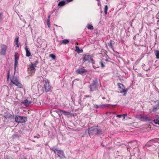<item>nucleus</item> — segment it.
<instances>
[{"instance_id": "59", "label": "nucleus", "mask_w": 159, "mask_h": 159, "mask_svg": "<svg viewBox=\"0 0 159 159\" xmlns=\"http://www.w3.org/2000/svg\"><path fill=\"white\" fill-rule=\"evenodd\" d=\"M102 12V11H101V13Z\"/></svg>"}, {"instance_id": "41", "label": "nucleus", "mask_w": 159, "mask_h": 159, "mask_svg": "<svg viewBox=\"0 0 159 159\" xmlns=\"http://www.w3.org/2000/svg\"><path fill=\"white\" fill-rule=\"evenodd\" d=\"M157 28L158 29H159V20H158L157 21Z\"/></svg>"}, {"instance_id": "56", "label": "nucleus", "mask_w": 159, "mask_h": 159, "mask_svg": "<svg viewBox=\"0 0 159 159\" xmlns=\"http://www.w3.org/2000/svg\"><path fill=\"white\" fill-rule=\"evenodd\" d=\"M16 103H17V102L16 101H15V104Z\"/></svg>"}, {"instance_id": "5", "label": "nucleus", "mask_w": 159, "mask_h": 159, "mask_svg": "<svg viewBox=\"0 0 159 159\" xmlns=\"http://www.w3.org/2000/svg\"><path fill=\"white\" fill-rule=\"evenodd\" d=\"M15 118V121L18 123H25L27 120V118L26 116L17 115Z\"/></svg>"}, {"instance_id": "29", "label": "nucleus", "mask_w": 159, "mask_h": 159, "mask_svg": "<svg viewBox=\"0 0 159 159\" xmlns=\"http://www.w3.org/2000/svg\"><path fill=\"white\" fill-rule=\"evenodd\" d=\"M69 40L67 39H64L62 41V43L63 44H66L69 43Z\"/></svg>"}, {"instance_id": "53", "label": "nucleus", "mask_w": 159, "mask_h": 159, "mask_svg": "<svg viewBox=\"0 0 159 159\" xmlns=\"http://www.w3.org/2000/svg\"><path fill=\"white\" fill-rule=\"evenodd\" d=\"M134 38V39H135V38H136V37H135V36H134V38Z\"/></svg>"}, {"instance_id": "23", "label": "nucleus", "mask_w": 159, "mask_h": 159, "mask_svg": "<svg viewBox=\"0 0 159 159\" xmlns=\"http://www.w3.org/2000/svg\"><path fill=\"white\" fill-rule=\"evenodd\" d=\"M110 105L109 104H105L99 105V108L102 109L108 107Z\"/></svg>"}, {"instance_id": "47", "label": "nucleus", "mask_w": 159, "mask_h": 159, "mask_svg": "<svg viewBox=\"0 0 159 159\" xmlns=\"http://www.w3.org/2000/svg\"><path fill=\"white\" fill-rule=\"evenodd\" d=\"M93 68H94V69L99 68V66H95V65H93Z\"/></svg>"}, {"instance_id": "20", "label": "nucleus", "mask_w": 159, "mask_h": 159, "mask_svg": "<svg viewBox=\"0 0 159 159\" xmlns=\"http://www.w3.org/2000/svg\"><path fill=\"white\" fill-rule=\"evenodd\" d=\"M66 3V2L65 1H61L59 2L58 4V6L60 7L63 6L65 5Z\"/></svg>"}, {"instance_id": "31", "label": "nucleus", "mask_w": 159, "mask_h": 159, "mask_svg": "<svg viewBox=\"0 0 159 159\" xmlns=\"http://www.w3.org/2000/svg\"><path fill=\"white\" fill-rule=\"evenodd\" d=\"M49 57H51L53 60H55L56 58L55 55L53 54H50Z\"/></svg>"}, {"instance_id": "19", "label": "nucleus", "mask_w": 159, "mask_h": 159, "mask_svg": "<svg viewBox=\"0 0 159 159\" xmlns=\"http://www.w3.org/2000/svg\"><path fill=\"white\" fill-rule=\"evenodd\" d=\"M60 112L62 114H63L66 116L69 115L70 114V112L63 110H60Z\"/></svg>"}, {"instance_id": "26", "label": "nucleus", "mask_w": 159, "mask_h": 159, "mask_svg": "<svg viewBox=\"0 0 159 159\" xmlns=\"http://www.w3.org/2000/svg\"><path fill=\"white\" fill-rule=\"evenodd\" d=\"M12 137L13 139H14L16 138H19L20 136L17 133H15L12 135Z\"/></svg>"}, {"instance_id": "42", "label": "nucleus", "mask_w": 159, "mask_h": 159, "mask_svg": "<svg viewBox=\"0 0 159 159\" xmlns=\"http://www.w3.org/2000/svg\"><path fill=\"white\" fill-rule=\"evenodd\" d=\"M50 21H47V25L48 27L49 28L50 27Z\"/></svg>"}, {"instance_id": "30", "label": "nucleus", "mask_w": 159, "mask_h": 159, "mask_svg": "<svg viewBox=\"0 0 159 159\" xmlns=\"http://www.w3.org/2000/svg\"><path fill=\"white\" fill-rule=\"evenodd\" d=\"M54 25L57 27V29L59 31H62V28L61 27L58 26L56 25Z\"/></svg>"}, {"instance_id": "43", "label": "nucleus", "mask_w": 159, "mask_h": 159, "mask_svg": "<svg viewBox=\"0 0 159 159\" xmlns=\"http://www.w3.org/2000/svg\"><path fill=\"white\" fill-rule=\"evenodd\" d=\"M50 16H51V15L50 14V15H49L48 16V19H47V21H50Z\"/></svg>"}, {"instance_id": "52", "label": "nucleus", "mask_w": 159, "mask_h": 159, "mask_svg": "<svg viewBox=\"0 0 159 159\" xmlns=\"http://www.w3.org/2000/svg\"><path fill=\"white\" fill-rule=\"evenodd\" d=\"M105 61H108V59H105Z\"/></svg>"}, {"instance_id": "6", "label": "nucleus", "mask_w": 159, "mask_h": 159, "mask_svg": "<svg viewBox=\"0 0 159 159\" xmlns=\"http://www.w3.org/2000/svg\"><path fill=\"white\" fill-rule=\"evenodd\" d=\"M43 79V82L44 84V87L45 89V91L46 92H49L51 89V86L49 84V81L46 78Z\"/></svg>"}, {"instance_id": "34", "label": "nucleus", "mask_w": 159, "mask_h": 159, "mask_svg": "<svg viewBox=\"0 0 159 159\" xmlns=\"http://www.w3.org/2000/svg\"><path fill=\"white\" fill-rule=\"evenodd\" d=\"M153 122L156 124H158L159 125V121H158L156 119H154L153 120Z\"/></svg>"}, {"instance_id": "1", "label": "nucleus", "mask_w": 159, "mask_h": 159, "mask_svg": "<svg viewBox=\"0 0 159 159\" xmlns=\"http://www.w3.org/2000/svg\"><path fill=\"white\" fill-rule=\"evenodd\" d=\"M103 133L102 130L97 127H92L89 129V134L90 137L97 135L99 136Z\"/></svg>"}, {"instance_id": "14", "label": "nucleus", "mask_w": 159, "mask_h": 159, "mask_svg": "<svg viewBox=\"0 0 159 159\" xmlns=\"http://www.w3.org/2000/svg\"><path fill=\"white\" fill-rule=\"evenodd\" d=\"M21 103L26 106H28L30 104L32 103V102L31 101H29L28 100L26 99L24 101L21 102Z\"/></svg>"}, {"instance_id": "49", "label": "nucleus", "mask_w": 159, "mask_h": 159, "mask_svg": "<svg viewBox=\"0 0 159 159\" xmlns=\"http://www.w3.org/2000/svg\"><path fill=\"white\" fill-rule=\"evenodd\" d=\"M84 97L85 98H88V97L91 98V96H90V95H85Z\"/></svg>"}, {"instance_id": "50", "label": "nucleus", "mask_w": 159, "mask_h": 159, "mask_svg": "<svg viewBox=\"0 0 159 159\" xmlns=\"http://www.w3.org/2000/svg\"><path fill=\"white\" fill-rule=\"evenodd\" d=\"M66 1L68 2H71L73 1V0H66Z\"/></svg>"}, {"instance_id": "60", "label": "nucleus", "mask_w": 159, "mask_h": 159, "mask_svg": "<svg viewBox=\"0 0 159 159\" xmlns=\"http://www.w3.org/2000/svg\"><path fill=\"white\" fill-rule=\"evenodd\" d=\"M108 0H106V1H107Z\"/></svg>"}, {"instance_id": "24", "label": "nucleus", "mask_w": 159, "mask_h": 159, "mask_svg": "<svg viewBox=\"0 0 159 159\" xmlns=\"http://www.w3.org/2000/svg\"><path fill=\"white\" fill-rule=\"evenodd\" d=\"M154 53L156 56V58L157 59H159V51L158 50H155Z\"/></svg>"}, {"instance_id": "18", "label": "nucleus", "mask_w": 159, "mask_h": 159, "mask_svg": "<svg viewBox=\"0 0 159 159\" xmlns=\"http://www.w3.org/2000/svg\"><path fill=\"white\" fill-rule=\"evenodd\" d=\"M19 36H17L15 38V39L14 40V43L16 45V47H19L20 45V43L19 41Z\"/></svg>"}, {"instance_id": "44", "label": "nucleus", "mask_w": 159, "mask_h": 159, "mask_svg": "<svg viewBox=\"0 0 159 159\" xmlns=\"http://www.w3.org/2000/svg\"><path fill=\"white\" fill-rule=\"evenodd\" d=\"M98 1V6H101V2L100 1V0L99 1Z\"/></svg>"}, {"instance_id": "37", "label": "nucleus", "mask_w": 159, "mask_h": 159, "mask_svg": "<svg viewBox=\"0 0 159 159\" xmlns=\"http://www.w3.org/2000/svg\"><path fill=\"white\" fill-rule=\"evenodd\" d=\"M10 75V71L9 70H8L7 72V80H9Z\"/></svg>"}, {"instance_id": "46", "label": "nucleus", "mask_w": 159, "mask_h": 159, "mask_svg": "<svg viewBox=\"0 0 159 159\" xmlns=\"http://www.w3.org/2000/svg\"><path fill=\"white\" fill-rule=\"evenodd\" d=\"M116 116L119 118H121L123 116L122 115H117Z\"/></svg>"}, {"instance_id": "22", "label": "nucleus", "mask_w": 159, "mask_h": 159, "mask_svg": "<svg viewBox=\"0 0 159 159\" xmlns=\"http://www.w3.org/2000/svg\"><path fill=\"white\" fill-rule=\"evenodd\" d=\"M76 51L78 53H81L83 52V50L82 49H80L79 47L75 46Z\"/></svg>"}, {"instance_id": "38", "label": "nucleus", "mask_w": 159, "mask_h": 159, "mask_svg": "<svg viewBox=\"0 0 159 159\" xmlns=\"http://www.w3.org/2000/svg\"><path fill=\"white\" fill-rule=\"evenodd\" d=\"M93 107L96 109L99 108V105L93 104Z\"/></svg>"}, {"instance_id": "58", "label": "nucleus", "mask_w": 159, "mask_h": 159, "mask_svg": "<svg viewBox=\"0 0 159 159\" xmlns=\"http://www.w3.org/2000/svg\"><path fill=\"white\" fill-rule=\"evenodd\" d=\"M114 106H116V105H114Z\"/></svg>"}, {"instance_id": "7", "label": "nucleus", "mask_w": 159, "mask_h": 159, "mask_svg": "<svg viewBox=\"0 0 159 159\" xmlns=\"http://www.w3.org/2000/svg\"><path fill=\"white\" fill-rule=\"evenodd\" d=\"M118 85L119 89V91L120 93H124V95H125L127 93V91L125 89V87L120 83H118Z\"/></svg>"}, {"instance_id": "45", "label": "nucleus", "mask_w": 159, "mask_h": 159, "mask_svg": "<svg viewBox=\"0 0 159 159\" xmlns=\"http://www.w3.org/2000/svg\"><path fill=\"white\" fill-rule=\"evenodd\" d=\"M156 119L159 121V116H156Z\"/></svg>"}, {"instance_id": "25", "label": "nucleus", "mask_w": 159, "mask_h": 159, "mask_svg": "<svg viewBox=\"0 0 159 159\" xmlns=\"http://www.w3.org/2000/svg\"><path fill=\"white\" fill-rule=\"evenodd\" d=\"M35 67H36V66L34 65L33 63H31V65L29 68L31 70L34 71L35 70Z\"/></svg>"}, {"instance_id": "55", "label": "nucleus", "mask_w": 159, "mask_h": 159, "mask_svg": "<svg viewBox=\"0 0 159 159\" xmlns=\"http://www.w3.org/2000/svg\"><path fill=\"white\" fill-rule=\"evenodd\" d=\"M53 31L54 32H55V29H54H54H53Z\"/></svg>"}, {"instance_id": "21", "label": "nucleus", "mask_w": 159, "mask_h": 159, "mask_svg": "<svg viewBox=\"0 0 159 159\" xmlns=\"http://www.w3.org/2000/svg\"><path fill=\"white\" fill-rule=\"evenodd\" d=\"M159 109V101L158 102V104L155 105L153 109V111H156L158 109Z\"/></svg>"}, {"instance_id": "8", "label": "nucleus", "mask_w": 159, "mask_h": 159, "mask_svg": "<svg viewBox=\"0 0 159 159\" xmlns=\"http://www.w3.org/2000/svg\"><path fill=\"white\" fill-rule=\"evenodd\" d=\"M140 119L142 121H147L149 122H151L152 120L149 116H142L140 117Z\"/></svg>"}, {"instance_id": "15", "label": "nucleus", "mask_w": 159, "mask_h": 159, "mask_svg": "<svg viewBox=\"0 0 159 159\" xmlns=\"http://www.w3.org/2000/svg\"><path fill=\"white\" fill-rule=\"evenodd\" d=\"M25 49L26 52V56L27 57H29L30 56H31V53L30 51V50L29 48H28L27 46H25Z\"/></svg>"}, {"instance_id": "11", "label": "nucleus", "mask_w": 159, "mask_h": 159, "mask_svg": "<svg viewBox=\"0 0 159 159\" xmlns=\"http://www.w3.org/2000/svg\"><path fill=\"white\" fill-rule=\"evenodd\" d=\"M4 117L6 119H14V116L12 115L8 112H6L4 115Z\"/></svg>"}, {"instance_id": "51", "label": "nucleus", "mask_w": 159, "mask_h": 159, "mask_svg": "<svg viewBox=\"0 0 159 159\" xmlns=\"http://www.w3.org/2000/svg\"><path fill=\"white\" fill-rule=\"evenodd\" d=\"M39 137H40V135H39V137H38V136H34V137L35 138H39Z\"/></svg>"}, {"instance_id": "9", "label": "nucleus", "mask_w": 159, "mask_h": 159, "mask_svg": "<svg viewBox=\"0 0 159 159\" xmlns=\"http://www.w3.org/2000/svg\"><path fill=\"white\" fill-rule=\"evenodd\" d=\"M76 73L78 74H80L82 75H86L87 70L84 68H79L76 70Z\"/></svg>"}, {"instance_id": "33", "label": "nucleus", "mask_w": 159, "mask_h": 159, "mask_svg": "<svg viewBox=\"0 0 159 159\" xmlns=\"http://www.w3.org/2000/svg\"><path fill=\"white\" fill-rule=\"evenodd\" d=\"M89 62H91L94 65L95 64V61L92 58H90V60L89 61Z\"/></svg>"}, {"instance_id": "27", "label": "nucleus", "mask_w": 159, "mask_h": 159, "mask_svg": "<svg viewBox=\"0 0 159 159\" xmlns=\"http://www.w3.org/2000/svg\"><path fill=\"white\" fill-rule=\"evenodd\" d=\"M108 9V7L107 5H106L104 7V11L105 13V16L106 17V16L107 14V11Z\"/></svg>"}, {"instance_id": "48", "label": "nucleus", "mask_w": 159, "mask_h": 159, "mask_svg": "<svg viewBox=\"0 0 159 159\" xmlns=\"http://www.w3.org/2000/svg\"><path fill=\"white\" fill-rule=\"evenodd\" d=\"M122 115V116H124L123 118L125 119V117L127 116V114H123V115Z\"/></svg>"}, {"instance_id": "3", "label": "nucleus", "mask_w": 159, "mask_h": 159, "mask_svg": "<svg viewBox=\"0 0 159 159\" xmlns=\"http://www.w3.org/2000/svg\"><path fill=\"white\" fill-rule=\"evenodd\" d=\"M11 81L13 84H15L18 88H21L22 87V85L18 78L14 75H13L12 78H11Z\"/></svg>"}, {"instance_id": "28", "label": "nucleus", "mask_w": 159, "mask_h": 159, "mask_svg": "<svg viewBox=\"0 0 159 159\" xmlns=\"http://www.w3.org/2000/svg\"><path fill=\"white\" fill-rule=\"evenodd\" d=\"M87 27L88 29L90 30H93L94 29L93 26L91 24H88Z\"/></svg>"}, {"instance_id": "16", "label": "nucleus", "mask_w": 159, "mask_h": 159, "mask_svg": "<svg viewBox=\"0 0 159 159\" xmlns=\"http://www.w3.org/2000/svg\"><path fill=\"white\" fill-rule=\"evenodd\" d=\"M83 61L84 62L86 61H89V59H90L91 57L89 55H86L84 54L83 56Z\"/></svg>"}, {"instance_id": "2", "label": "nucleus", "mask_w": 159, "mask_h": 159, "mask_svg": "<svg viewBox=\"0 0 159 159\" xmlns=\"http://www.w3.org/2000/svg\"><path fill=\"white\" fill-rule=\"evenodd\" d=\"M98 85V82L97 78H95L91 81V83L89 86V91L93 92L94 91L97 89Z\"/></svg>"}, {"instance_id": "39", "label": "nucleus", "mask_w": 159, "mask_h": 159, "mask_svg": "<svg viewBox=\"0 0 159 159\" xmlns=\"http://www.w3.org/2000/svg\"><path fill=\"white\" fill-rule=\"evenodd\" d=\"M155 17L156 19L157 20H159V11L156 15Z\"/></svg>"}, {"instance_id": "10", "label": "nucleus", "mask_w": 159, "mask_h": 159, "mask_svg": "<svg viewBox=\"0 0 159 159\" xmlns=\"http://www.w3.org/2000/svg\"><path fill=\"white\" fill-rule=\"evenodd\" d=\"M15 63H14V69L16 70V67L18 65V60L19 59V56L18 55L17 52H15Z\"/></svg>"}, {"instance_id": "32", "label": "nucleus", "mask_w": 159, "mask_h": 159, "mask_svg": "<svg viewBox=\"0 0 159 159\" xmlns=\"http://www.w3.org/2000/svg\"><path fill=\"white\" fill-rule=\"evenodd\" d=\"M99 64L101 65V66L102 68H103L104 67H105V65H104V63H103V61H101L100 62Z\"/></svg>"}, {"instance_id": "57", "label": "nucleus", "mask_w": 159, "mask_h": 159, "mask_svg": "<svg viewBox=\"0 0 159 159\" xmlns=\"http://www.w3.org/2000/svg\"><path fill=\"white\" fill-rule=\"evenodd\" d=\"M103 99H105V98L104 97L102 98Z\"/></svg>"}, {"instance_id": "40", "label": "nucleus", "mask_w": 159, "mask_h": 159, "mask_svg": "<svg viewBox=\"0 0 159 159\" xmlns=\"http://www.w3.org/2000/svg\"><path fill=\"white\" fill-rule=\"evenodd\" d=\"M130 33L128 31H126V35L127 36H129L130 35Z\"/></svg>"}, {"instance_id": "12", "label": "nucleus", "mask_w": 159, "mask_h": 159, "mask_svg": "<svg viewBox=\"0 0 159 159\" xmlns=\"http://www.w3.org/2000/svg\"><path fill=\"white\" fill-rule=\"evenodd\" d=\"M142 67L143 70L148 71H150L152 68L148 64L147 65L143 64L142 65Z\"/></svg>"}, {"instance_id": "35", "label": "nucleus", "mask_w": 159, "mask_h": 159, "mask_svg": "<svg viewBox=\"0 0 159 159\" xmlns=\"http://www.w3.org/2000/svg\"><path fill=\"white\" fill-rule=\"evenodd\" d=\"M38 63H39L38 60H36L35 61H34V62L33 63L34 65H35L36 66L38 64Z\"/></svg>"}, {"instance_id": "36", "label": "nucleus", "mask_w": 159, "mask_h": 159, "mask_svg": "<svg viewBox=\"0 0 159 159\" xmlns=\"http://www.w3.org/2000/svg\"><path fill=\"white\" fill-rule=\"evenodd\" d=\"M3 16V13L0 12V20H2Z\"/></svg>"}, {"instance_id": "4", "label": "nucleus", "mask_w": 159, "mask_h": 159, "mask_svg": "<svg viewBox=\"0 0 159 159\" xmlns=\"http://www.w3.org/2000/svg\"><path fill=\"white\" fill-rule=\"evenodd\" d=\"M50 150L53 151L57 155L58 157L60 158H63L65 157L64 151L62 150L55 148L54 147L50 148Z\"/></svg>"}, {"instance_id": "17", "label": "nucleus", "mask_w": 159, "mask_h": 159, "mask_svg": "<svg viewBox=\"0 0 159 159\" xmlns=\"http://www.w3.org/2000/svg\"><path fill=\"white\" fill-rule=\"evenodd\" d=\"M115 42L112 40H110L109 43H107L108 46L112 50L114 49L113 45L115 44Z\"/></svg>"}, {"instance_id": "54", "label": "nucleus", "mask_w": 159, "mask_h": 159, "mask_svg": "<svg viewBox=\"0 0 159 159\" xmlns=\"http://www.w3.org/2000/svg\"><path fill=\"white\" fill-rule=\"evenodd\" d=\"M25 46H27V43H25Z\"/></svg>"}, {"instance_id": "13", "label": "nucleus", "mask_w": 159, "mask_h": 159, "mask_svg": "<svg viewBox=\"0 0 159 159\" xmlns=\"http://www.w3.org/2000/svg\"><path fill=\"white\" fill-rule=\"evenodd\" d=\"M7 47L6 45H3L1 47V54L2 55H5L6 52Z\"/></svg>"}]
</instances>
